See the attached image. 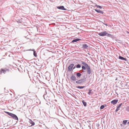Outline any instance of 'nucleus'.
Segmentation results:
<instances>
[{
  "mask_svg": "<svg viewBox=\"0 0 129 129\" xmlns=\"http://www.w3.org/2000/svg\"><path fill=\"white\" fill-rule=\"evenodd\" d=\"M6 113L12 117L14 119L18 121V118L16 115L8 112H6Z\"/></svg>",
  "mask_w": 129,
  "mask_h": 129,
  "instance_id": "f257e3e1",
  "label": "nucleus"
},
{
  "mask_svg": "<svg viewBox=\"0 0 129 129\" xmlns=\"http://www.w3.org/2000/svg\"><path fill=\"white\" fill-rule=\"evenodd\" d=\"M9 70L5 68L4 69H1L0 70V74H2V73L5 74L7 71L8 72Z\"/></svg>",
  "mask_w": 129,
  "mask_h": 129,
  "instance_id": "f03ea898",
  "label": "nucleus"
},
{
  "mask_svg": "<svg viewBox=\"0 0 129 129\" xmlns=\"http://www.w3.org/2000/svg\"><path fill=\"white\" fill-rule=\"evenodd\" d=\"M107 34V32L106 31H104L101 33H98V35L100 36H106Z\"/></svg>",
  "mask_w": 129,
  "mask_h": 129,
  "instance_id": "7ed1b4c3",
  "label": "nucleus"
},
{
  "mask_svg": "<svg viewBox=\"0 0 129 129\" xmlns=\"http://www.w3.org/2000/svg\"><path fill=\"white\" fill-rule=\"evenodd\" d=\"M80 45V46H82L81 47L83 49H88V46L86 44H84L83 45Z\"/></svg>",
  "mask_w": 129,
  "mask_h": 129,
  "instance_id": "20e7f679",
  "label": "nucleus"
},
{
  "mask_svg": "<svg viewBox=\"0 0 129 129\" xmlns=\"http://www.w3.org/2000/svg\"><path fill=\"white\" fill-rule=\"evenodd\" d=\"M85 81V79H82L76 81V83L77 84H81Z\"/></svg>",
  "mask_w": 129,
  "mask_h": 129,
  "instance_id": "39448f33",
  "label": "nucleus"
},
{
  "mask_svg": "<svg viewBox=\"0 0 129 129\" xmlns=\"http://www.w3.org/2000/svg\"><path fill=\"white\" fill-rule=\"evenodd\" d=\"M87 70V74L88 75H90L91 72V70L90 68V67L88 66L86 67Z\"/></svg>",
  "mask_w": 129,
  "mask_h": 129,
  "instance_id": "423d86ee",
  "label": "nucleus"
},
{
  "mask_svg": "<svg viewBox=\"0 0 129 129\" xmlns=\"http://www.w3.org/2000/svg\"><path fill=\"white\" fill-rule=\"evenodd\" d=\"M74 65V64L73 63H72L70 64L68 68V71H71L72 70Z\"/></svg>",
  "mask_w": 129,
  "mask_h": 129,
  "instance_id": "0eeeda50",
  "label": "nucleus"
},
{
  "mask_svg": "<svg viewBox=\"0 0 129 129\" xmlns=\"http://www.w3.org/2000/svg\"><path fill=\"white\" fill-rule=\"evenodd\" d=\"M70 78L73 81H75L77 80L76 77L74 75H72Z\"/></svg>",
  "mask_w": 129,
  "mask_h": 129,
  "instance_id": "6e6552de",
  "label": "nucleus"
},
{
  "mask_svg": "<svg viewBox=\"0 0 129 129\" xmlns=\"http://www.w3.org/2000/svg\"><path fill=\"white\" fill-rule=\"evenodd\" d=\"M57 8H58V9L62 10H66V9H65L64 7L63 6H58L57 7Z\"/></svg>",
  "mask_w": 129,
  "mask_h": 129,
  "instance_id": "1a4fd4ad",
  "label": "nucleus"
},
{
  "mask_svg": "<svg viewBox=\"0 0 129 129\" xmlns=\"http://www.w3.org/2000/svg\"><path fill=\"white\" fill-rule=\"evenodd\" d=\"M95 11L98 13L101 14H103L104 12L99 9H94Z\"/></svg>",
  "mask_w": 129,
  "mask_h": 129,
  "instance_id": "9d476101",
  "label": "nucleus"
},
{
  "mask_svg": "<svg viewBox=\"0 0 129 129\" xmlns=\"http://www.w3.org/2000/svg\"><path fill=\"white\" fill-rule=\"evenodd\" d=\"M118 101V100H114L111 101V103L113 105H115L117 103Z\"/></svg>",
  "mask_w": 129,
  "mask_h": 129,
  "instance_id": "9b49d317",
  "label": "nucleus"
},
{
  "mask_svg": "<svg viewBox=\"0 0 129 129\" xmlns=\"http://www.w3.org/2000/svg\"><path fill=\"white\" fill-rule=\"evenodd\" d=\"M28 50L33 51H34V53H33L34 55V56H35L36 57H37V54L36 53V51L34 49H30L29 50Z\"/></svg>",
  "mask_w": 129,
  "mask_h": 129,
  "instance_id": "f8f14e48",
  "label": "nucleus"
},
{
  "mask_svg": "<svg viewBox=\"0 0 129 129\" xmlns=\"http://www.w3.org/2000/svg\"><path fill=\"white\" fill-rule=\"evenodd\" d=\"M81 40V39L77 38L76 39H74L72 40V42L74 43V42H76L77 41H79Z\"/></svg>",
  "mask_w": 129,
  "mask_h": 129,
  "instance_id": "ddd939ff",
  "label": "nucleus"
},
{
  "mask_svg": "<svg viewBox=\"0 0 129 129\" xmlns=\"http://www.w3.org/2000/svg\"><path fill=\"white\" fill-rule=\"evenodd\" d=\"M119 58L120 59H121L122 60H124L126 61H127L126 58H124V57L120 56H119Z\"/></svg>",
  "mask_w": 129,
  "mask_h": 129,
  "instance_id": "4468645a",
  "label": "nucleus"
},
{
  "mask_svg": "<svg viewBox=\"0 0 129 129\" xmlns=\"http://www.w3.org/2000/svg\"><path fill=\"white\" fill-rule=\"evenodd\" d=\"M29 122L31 124V126L34 125H35V123L32 120H30Z\"/></svg>",
  "mask_w": 129,
  "mask_h": 129,
  "instance_id": "2eb2a0df",
  "label": "nucleus"
},
{
  "mask_svg": "<svg viewBox=\"0 0 129 129\" xmlns=\"http://www.w3.org/2000/svg\"><path fill=\"white\" fill-rule=\"evenodd\" d=\"M75 74H76L78 77H80L81 75V73H75Z\"/></svg>",
  "mask_w": 129,
  "mask_h": 129,
  "instance_id": "dca6fc26",
  "label": "nucleus"
},
{
  "mask_svg": "<svg viewBox=\"0 0 129 129\" xmlns=\"http://www.w3.org/2000/svg\"><path fill=\"white\" fill-rule=\"evenodd\" d=\"M82 64L84 65L86 67L88 66V64L84 62H82L81 63Z\"/></svg>",
  "mask_w": 129,
  "mask_h": 129,
  "instance_id": "f3484780",
  "label": "nucleus"
},
{
  "mask_svg": "<svg viewBox=\"0 0 129 129\" xmlns=\"http://www.w3.org/2000/svg\"><path fill=\"white\" fill-rule=\"evenodd\" d=\"M95 4V7H96L98 8H99L100 9L102 8V7L101 6L98 5L96 4Z\"/></svg>",
  "mask_w": 129,
  "mask_h": 129,
  "instance_id": "a211bd4d",
  "label": "nucleus"
},
{
  "mask_svg": "<svg viewBox=\"0 0 129 129\" xmlns=\"http://www.w3.org/2000/svg\"><path fill=\"white\" fill-rule=\"evenodd\" d=\"M82 103L85 106H86V103L85 102L84 100H83L82 101Z\"/></svg>",
  "mask_w": 129,
  "mask_h": 129,
  "instance_id": "6ab92c4d",
  "label": "nucleus"
},
{
  "mask_svg": "<svg viewBox=\"0 0 129 129\" xmlns=\"http://www.w3.org/2000/svg\"><path fill=\"white\" fill-rule=\"evenodd\" d=\"M106 35L107 36L110 37H112V35L111 34H108L107 33V34Z\"/></svg>",
  "mask_w": 129,
  "mask_h": 129,
  "instance_id": "aec40b11",
  "label": "nucleus"
},
{
  "mask_svg": "<svg viewBox=\"0 0 129 129\" xmlns=\"http://www.w3.org/2000/svg\"><path fill=\"white\" fill-rule=\"evenodd\" d=\"M85 87L84 86H78L77 87V88L80 89H82Z\"/></svg>",
  "mask_w": 129,
  "mask_h": 129,
  "instance_id": "412c9836",
  "label": "nucleus"
},
{
  "mask_svg": "<svg viewBox=\"0 0 129 129\" xmlns=\"http://www.w3.org/2000/svg\"><path fill=\"white\" fill-rule=\"evenodd\" d=\"M127 120H123V124H124V125H125L126 124L127 122Z\"/></svg>",
  "mask_w": 129,
  "mask_h": 129,
  "instance_id": "4be33fe9",
  "label": "nucleus"
},
{
  "mask_svg": "<svg viewBox=\"0 0 129 129\" xmlns=\"http://www.w3.org/2000/svg\"><path fill=\"white\" fill-rule=\"evenodd\" d=\"M76 68H80L81 67V65L79 64H78L76 66Z\"/></svg>",
  "mask_w": 129,
  "mask_h": 129,
  "instance_id": "5701e85b",
  "label": "nucleus"
},
{
  "mask_svg": "<svg viewBox=\"0 0 129 129\" xmlns=\"http://www.w3.org/2000/svg\"><path fill=\"white\" fill-rule=\"evenodd\" d=\"M82 69L84 70H85L86 69V67L84 66H82Z\"/></svg>",
  "mask_w": 129,
  "mask_h": 129,
  "instance_id": "b1692460",
  "label": "nucleus"
},
{
  "mask_svg": "<svg viewBox=\"0 0 129 129\" xmlns=\"http://www.w3.org/2000/svg\"><path fill=\"white\" fill-rule=\"evenodd\" d=\"M120 109V108L119 107H118L115 110V111L116 112L118 110H119Z\"/></svg>",
  "mask_w": 129,
  "mask_h": 129,
  "instance_id": "393cba45",
  "label": "nucleus"
},
{
  "mask_svg": "<svg viewBox=\"0 0 129 129\" xmlns=\"http://www.w3.org/2000/svg\"><path fill=\"white\" fill-rule=\"evenodd\" d=\"M104 108V105H102L100 107V108L101 109H103Z\"/></svg>",
  "mask_w": 129,
  "mask_h": 129,
  "instance_id": "a878e982",
  "label": "nucleus"
},
{
  "mask_svg": "<svg viewBox=\"0 0 129 129\" xmlns=\"http://www.w3.org/2000/svg\"><path fill=\"white\" fill-rule=\"evenodd\" d=\"M91 90H91V89H89V92H88V94H89V95H90V93H91Z\"/></svg>",
  "mask_w": 129,
  "mask_h": 129,
  "instance_id": "bb28decb",
  "label": "nucleus"
},
{
  "mask_svg": "<svg viewBox=\"0 0 129 129\" xmlns=\"http://www.w3.org/2000/svg\"><path fill=\"white\" fill-rule=\"evenodd\" d=\"M122 103H121L118 106V107H119L120 108V107L121 106V105H122Z\"/></svg>",
  "mask_w": 129,
  "mask_h": 129,
  "instance_id": "cd10ccee",
  "label": "nucleus"
},
{
  "mask_svg": "<svg viewBox=\"0 0 129 129\" xmlns=\"http://www.w3.org/2000/svg\"><path fill=\"white\" fill-rule=\"evenodd\" d=\"M18 22H19V23H21V21H20V20H19V21H18Z\"/></svg>",
  "mask_w": 129,
  "mask_h": 129,
  "instance_id": "c85d7f7f",
  "label": "nucleus"
},
{
  "mask_svg": "<svg viewBox=\"0 0 129 129\" xmlns=\"http://www.w3.org/2000/svg\"><path fill=\"white\" fill-rule=\"evenodd\" d=\"M104 24L105 25H106V26H107L108 25L106 24Z\"/></svg>",
  "mask_w": 129,
  "mask_h": 129,
  "instance_id": "c756f323",
  "label": "nucleus"
},
{
  "mask_svg": "<svg viewBox=\"0 0 129 129\" xmlns=\"http://www.w3.org/2000/svg\"><path fill=\"white\" fill-rule=\"evenodd\" d=\"M75 67H74L73 68V69H75Z\"/></svg>",
  "mask_w": 129,
  "mask_h": 129,
  "instance_id": "7c9ffc66",
  "label": "nucleus"
},
{
  "mask_svg": "<svg viewBox=\"0 0 129 129\" xmlns=\"http://www.w3.org/2000/svg\"><path fill=\"white\" fill-rule=\"evenodd\" d=\"M127 111H128L129 112V108L128 109Z\"/></svg>",
  "mask_w": 129,
  "mask_h": 129,
  "instance_id": "2f4dec72",
  "label": "nucleus"
},
{
  "mask_svg": "<svg viewBox=\"0 0 129 129\" xmlns=\"http://www.w3.org/2000/svg\"><path fill=\"white\" fill-rule=\"evenodd\" d=\"M127 124H129V121L127 122Z\"/></svg>",
  "mask_w": 129,
  "mask_h": 129,
  "instance_id": "473e14b6",
  "label": "nucleus"
},
{
  "mask_svg": "<svg viewBox=\"0 0 129 129\" xmlns=\"http://www.w3.org/2000/svg\"><path fill=\"white\" fill-rule=\"evenodd\" d=\"M127 33H128L129 34V32H128V31H127Z\"/></svg>",
  "mask_w": 129,
  "mask_h": 129,
  "instance_id": "72a5a7b5",
  "label": "nucleus"
}]
</instances>
